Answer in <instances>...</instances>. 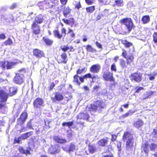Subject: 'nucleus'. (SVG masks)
<instances>
[{"mask_svg":"<svg viewBox=\"0 0 157 157\" xmlns=\"http://www.w3.org/2000/svg\"><path fill=\"white\" fill-rule=\"evenodd\" d=\"M123 140L126 142V148L127 150H131L133 147L134 140L133 136L130 133L125 132L123 136Z\"/></svg>","mask_w":157,"mask_h":157,"instance_id":"f257e3e1","label":"nucleus"},{"mask_svg":"<svg viewBox=\"0 0 157 157\" xmlns=\"http://www.w3.org/2000/svg\"><path fill=\"white\" fill-rule=\"evenodd\" d=\"M122 25H125L126 28L124 30L122 29L121 31V34H124L127 33H129L132 30L133 24L132 20L130 18H125L120 21Z\"/></svg>","mask_w":157,"mask_h":157,"instance_id":"f03ea898","label":"nucleus"},{"mask_svg":"<svg viewBox=\"0 0 157 157\" xmlns=\"http://www.w3.org/2000/svg\"><path fill=\"white\" fill-rule=\"evenodd\" d=\"M53 2L55 3H57L58 1L57 0H55L52 2L49 0H45L38 3L37 6L42 10L51 8L55 5H54Z\"/></svg>","mask_w":157,"mask_h":157,"instance_id":"7ed1b4c3","label":"nucleus"},{"mask_svg":"<svg viewBox=\"0 0 157 157\" xmlns=\"http://www.w3.org/2000/svg\"><path fill=\"white\" fill-rule=\"evenodd\" d=\"M16 20V17L13 15H9L5 16L2 15L1 16V21L2 23H6L7 25L10 24L11 22H14Z\"/></svg>","mask_w":157,"mask_h":157,"instance_id":"20e7f679","label":"nucleus"},{"mask_svg":"<svg viewBox=\"0 0 157 157\" xmlns=\"http://www.w3.org/2000/svg\"><path fill=\"white\" fill-rule=\"evenodd\" d=\"M104 106L103 102L101 101H98L91 105V110L95 111H99L101 109L103 108Z\"/></svg>","mask_w":157,"mask_h":157,"instance_id":"39448f33","label":"nucleus"},{"mask_svg":"<svg viewBox=\"0 0 157 157\" xmlns=\"http://www.w3.org/2000/svg\"><path fill=\"white\" fill-rule=\"evenodd\" d=\"M142 74L140 73L135 72L131 74L130 76L132 81L139 82L142 80Z\"/></svg>","mask_w":157,"mask_h":157,"instance_id":"423d86ee","label":"nucleus"},{"mask_svg":"<svg viewBox=\"0 0 157 157\" xmlns=\"http://www.w3.org/2000/svg\"><path fill=\"white\" fill-rule=\"evenodd\" d=\"M89 115L86 112L84 113H80L77 116V123L83 125V123L82 122L79 121L78 120L83 119L89 121Z\"/></svg>","mask_w":157,"mask_h":157,"instance_id":"0eeeda50","label":"nucleus"},{"mask_svg":"<svg viewBox=\"0 0 157 157\" xmlns=\"http://www.w3.org/2000/svg\"><path fill=\"white\" fill-rule=\"evenodd\" d=\"M60 151V147L58 145L52 146L48 149L49 153L53 154L58 153Z\"/></svg>","mask_w":157,"mask_h":157,"instance_id":"6e6552de","label":"nucleus"},{"mask_svg":"<svg viewBox=\"0 0 157 157\" xmlns=\"http://www.w3.org/2000/svg\"><path fill=\"white\" fill-rule=\"evenodd\" d=\"M31 29L33 33L36 35L39 34L40 32V26L37 23L33 22L31 25Z\"/></svg>","mask_w":157,"mask_h":157,"instance_id":"1a4fd4ad","label":"nucleus"},{"mask_svg":"<svg viewBox=\"0 0 157 157\" xmlns=\"http://www.w3.org/2000/svg\"><path fill=\"white\" fill-rule=\"evenodd\" d=\"M103 77L105 80L108 81H113L114 80L113 76V74L109 72L105 73Z\"/></svg>","mask_w":157,"mask_h":157,"instance_id":"9d476101","label":"nucleus"},{"mask_svg":"<svg viewBox=\"0 0 157 157\" xmlns=\"http://www.w3.org/2000/svg\"><path fill=\"white\" fill-rule=\"evenodd\" d=\"M27 117V114L26 113H22L20 117L17 120V123L18 124H22L24 123Z\"/></svg>","mask_w":157,"mask_h":157,"instance_id":"9b49d317","label":"nucleus"},{"mask_svg":"<svg viewBox=\"0 0 157 157\" xmlns=\"http://www.w3.org/2000/svg\"><path fill=\"white\" fill-rule=\"evenodd\" d=\"M63 98V96L59 92H56L55 93L54 97L51 98V99L53 102H56V101H60Z\"/></svg>","mask_w":157,"mask_h":157,"instance_id":"f8f14e48","label":"nucleus"},{"mask_svg":"<svg viewBox=\"0 0 157 157\" xmlns=\"http://www.w3.org/2000/svg\"><path fill=\"white\" fill-rule=\"evenodd\" d=\"M34 106L36 108H40L43 106V100L39 98L36 99L34 102Z\"/></svg>","mask_w":157,"mask_h":157,"instance_id":"ddd939ff","label":"nucleus"},{"mask_svg":"<svg viewBox=\"0 0 157 157\" xmlns=\"http://www.w3.org/2000/svg\"><path fill=\"white\" fill-rule=\"evenodd\" d=\"M8 94L2 90H0V100L1 102H6L8 98Z\"/></svg>","mask_w":157,"mask_h":157,"instance_id":"4468645a","label":"nucleus"},{"mask_svg":"<svg viewBox=\"0 0 157 157\" xmlns=\"http://www.w3.org/2000/svg\"><path fill=\"white\" fill-rule=\"evenodd\" d=\"M22 75L16 74V75L13 79V81L16 83L21 84L23 82Z\"/></svg>","mask_w":157,"mask_h":157,"instance_id":"2eb2a0df","label":"nucleus"},{"mask_svg":"<svg viewBox=\"0 0 157 157\" xmlns=\"http://www.w3.org/2000/svg\"><path fill=\"white\" fill-rule=\"evenodd\" d=\"M33 53L34 55L37 58H41L44 55V53L43 51L37 49H34Z\"/></svg>","mask_w":157,"mask_h":157,"instance_id":"dca6fc26","label":"nucleus"},{"mask_svg":"<svg viewBox=\"0 0 157 157\" xmlns=\"http://www.w3.org/2000/svg\"><path fill=\"white\" fill-rule=\"evenodd\" d=\"M61 59L58 60V63L66 64L67 61V55L66 53H63L61 54Z\"/></svg>","mask_w":157,"mask_h":157,"instance_id":"f3484780","label":"nucleus"},{"mask_svg":"<svg viewBox=\"0 0 157 157\" xmlns=\"http://www.w3.org/2000/svg\"><path fill=\"white\" fill-rule=\"evenodd\" d=\"M100 69V66L98 64H95L92 65L90 69V72L93 73H98Z\"/></svg>","mask_w":157,"mask_h":157,"instance_id":"a211bd4d","label":"nucleus"},{"mask_svg":"<svg viewBox=\"0 0 157 157\" xmlns=\"http://www.w3.org/2000/svg\"><path fill=\"white\" fill-rule=\"evenodd\" d=\"M20 63L19 60H16L13 62H7V69H11L15 66L17 64Z\"/></svg>","mask_w":157,"mask_h":157,"instance_id":"6ab92c4d","label":"nucleus"},{"mask_svg":"<svg viewBox=\"0 0 157 157\" xmlns=\"http://www.w3.org/2000/svg\"><path fill=\"white\" fill-rule=\"evenodd\" d=\"M5 102H1L0 103V112L2 113H5L7 110V107Z\"/></svg>","mask_w":157,"mask_h":157,"instance_id":"aec40b11","label":"nucleus"},{"mask_svg":"<svg viewBox=\"0 0 157 157\" xmlns=\"http://www.w3.org/2000/svg\"><path fill=\"white\" fill-rule=\"evenodd\" d=\"M44 20L43 16L40 14L35 17V21L33 22H35L36 23H37V24H38L41 23Z\"/></svg>","mask_w":157,"mask_h":157,"instance_id":"412c9836","label":"nucleus"},{"mask_svg":"<svg viewBox=\"0 0 157 157\" xmlns=\"http://www.w3.org/2000/svg\"><path fill=\"white\" fill-rule=\"evenodd\" d=\"M76 147L75 145L73 144H71L69 148L68 147H65L63 148V150L67 152H70L71 151H74L76 149Z\"/></svg>","mask_w":157,"mask_h":157,"instance_id":"4be33fe9","label":"nucleus"},{"mask_svg":"<svg viewBox=\"0 0 157 157\" xmlns=\"http://www.w3.org/2000/svg\"><path fill=\"white\" fill-rule=\"evenodd\" d=\"M62 20L66 24L71 25V26L74 24V20L73 18H69V19L63 18Z\"/></svg>","mask_w":157,"mask_h":157,"instance_id":"5701e85b","label":"nucleus"},{"mask_svg":"<svg viewBox=\"0 0 157 157\" xmlns=\"http://www.w3.org/2000/svg\"><path fill=\"white\" fill-rule=\"evenodd\" d=\"M71 11V10L68 6L64 7L63 13L64 16L66 18L67 17V15L69 14Z\"/></svg>","mask_w":157,"mask_h":157,"instance_id":"b1692460","label":"nucleus"},{"mask_svg":"<svg viewBox=\"0 0 157 157\" xmlns=\"http://www.w3.org/2000/svg\"><path fill=\"white\" fill-rule=\"evenodd\" d=\"M54 140L56 142L60 143H64L66 142L67 140L64 139H61L57 136H55L53 137Z\"/></svg>","mask_w":157,"mask_h":157,"instance_id":"393cba45","label":"nucleus"},{"mask_svg":"<svg viewBox=\"0 0 157 157\" xmlns=\"http://www.w3.org/2000/svg\"><path fill=\"white\" fill-rule=\"evenodd\" d=\"M122 44L124 45L125 47L126 48H128L130 47H132L133 49L132 52L134 51V48L132 46V43L129 42L126 40H124L122 41Z\"/></svg>","mask_w":157,"mask_h":157,"instance_id":"a878e982","label":"nucleus"},{"mask_svg":"<svg viewBox=\"0 0 157 157\" xmlns=\"http://www.w3.org/2000/svg\"><path fill=\"white\" fill-rule=\"evenodd\" d=\"M33 134V132H30L22 134L21 135V136L22 138V140H25L32 136Z\"/></svg>","mask_w":157,"mask_h":157,"instance_id":"bb28decb","label":"nucleus"},{"mask_svg":"<svg viewBox=\"0 0 157 157\" xmlns=\"http://www.w3.org/2000/svg\"><path fill=\"white\" fill-rule=\"evenodd\" d=\"M143 124V121L140 119H138L136 121L134 124V126L138 128L142 126Z\"/></svg>","mask_w":157,"mask_h":157,"instance_id":"cd10ccee","label":"nucleus"},{"mask_svg":"<svg viewBox=\"0 0 157 157\" xmlns=\"http://www.w3.org/2000/svg\"><path fill=\"white\" fill-rule=\"evenodd\" d=\"M108 138L103 139L101 140H100L98 142V144L102 146H104L107 144L108 142Z\"/></svg>","mask_w":157,"mask_h":157,"instance_id":"c85d7f7f","label":"nucleus"},{"mask_svg":"<svg viewBox=\"0 0 157 157\" xmlns=\"http://www.w3.org/2000/svg\"><path fill=\"white\" fill-rule=\"evenodd\" d=\"M114 5L117 6L122 7L124 6V2L122 0H115Z\"/></svg>","mask_w":157,"mask_h":157,"instance_id":"c756f323","label":"nucleus"},{"mask_svg":"<svg viewBox=\"0 0 157 157\" xmlns=\"http://www.w3.org/2000/svg\"><path fill=\"white\" fill-rule=\"evenodd\" d=\"M44 41L48 45H50L52 44L53 41L52 40L48 39L46 37H44L43 38Z\"/></svg>","mask_w":157,"mask_h":157,"instance_id":"7c9ffc66","label":"nucleus"},{"mask_svg":"<svg viewBox=\"0 0 157 157\" xmlns=\"http://www.w3.org/2000/svg\"><path fill=\"white\" fill-rule=\"evenodd\" d=\"M17 89L14 87H11L9 89V95L12 96L15 95L17 93Z\"/></svg>","mask_w":157,"mask_h":157,"instance_id":"2f4dec72","label":"nucleus"},{"mask_svg":"<svg viewBox=\"0 0 157 157\" xmlns=\"http://www.w3.org/2000/svg\"><path fill=\"white\" fill-rule=\"evenodd\" d=\"M126 62L127 64L130 65L131 63L133 62L134 57L132 55L128 56L126 58Z\"/></svg>","mask_w":157,"mask_h":157,"instance_id":"473e14b6","label":"nucleus"},{"mask_svg":"<svg viewBox=\"0 0 157 157\" xmlns=\"http://www.w3.org/2000/svg\"><path fill=\"white\" fill-rule=\"evenodd\" d=\"M18 150L20 153H23L24 154H26V155L30 154V151L29 150H25L22 147H19Z\"/></svg>","mask_w":157,"mask_h":157,"instance_id":"72a5a7b5","label":"nucleus"},{"mask_svg":"<svg viewBox=\"0 0 157 157\" xmlns=\"http://www.w3.org/2000/svg\"><path fill=\"white\" fill-rule=\"evenodd\" d=\"M88 150L90 153H93L96 150L95 146L93 145H90L88 146Z\"/></svg>","mask_w":157,"mask_h":157,"instance_id":"f704fd0d","label":"nucleus"},{"mask_svg":"<svg viewBox=\"0 0 157 157\" xmlns=\"http://www.w3.org/2000/svg\"><path fill=\"white\" fill-rule=\"evenodd\" d=\"M150 21V17L149 16L146 15L143 16L142 18L143 23L145 24L147 23Z\"/></svg>","mask_w":157,"mask_h":157,"instance_id":"c9c22d12","label":"nucleus"},{"mask_svg":"<svg viewBox=\"0 0 157 157\" xmlns=\"http://www.w3.org/2000/svg\"><path fill=\"white\" fill-rule=\"evenodd\" d=\"M22 140L21 136L20 135L19 136L15 137L13 141V144L16 143L20 144L21 143V141Z\"/></svg>","mask_w":157,"mask_h":157,"instance_id":"e433bc0d","label":"nucleus"},{"mask_svg":"<svg viewBox=\"0 0 157 157\" xmlns=\"http://www.w3.org/2000/svg\"><path fill=\"white\" fill-rule=\"evenodd\" d=\"M79 78V77L77 75H75L74 77L73 82L74 83H75L76 85H78V86L80 85V82L78 81Z\"/></svg>","mask_w":157,"mask_h":157,"instance_id":"4c0bfd02","label":"nucleus"},{"mask_svg":"<svg viewBox=\"0 0 157 157\" xmlns=\"http://www.w3.org/2000/svg\"><path fill=\"white\" fill-rule=\"evenodd\" d=\"M54 35L55 37L59 39H61L62 37V35H61L58 30H55L53 31Z\"/></svg>","mask_w":157,"mask_h":157,"instance_id":"58836bf2","label":"nucleus"},{"mask_svg":"<svg viewBox=\"0 0 157 157\" xmlns=\"http://www.w3.org/2000/svg\"><path fill=\"white\" fill-rule=\"evenodd\" d=\"M120 64L121 67L123 68H126L127 67V65L128 64H127V63L123 59H121L120 60Z\"/></svg>","mask_w":157,"mask_h":157,"instance_id":"ea45409f","label":"nucleus"},{"mask_svg":"<svg viewBox=\"0 0 157 157\" xmlns=\"http://www.w3.org/2000/svg\"><path fill=\"white\" fill-rule=\"evenodd\" d=\"M13 43L12 40L10 38H9L7 40H6L5 42L2 43V45H10Z\"/></svg>","mask_w":157,"mask_h":157,"instance_id":"a19ab883","label":"nucleus"},{"mask_svg":"<svg viewBox=\"0 0 157 157\" xmlns=\"http://www.w3.org/2000/svg\"><path fill=\"white\" fill-rule=\"evenodd\" d=\"M86 49L87 51L91 52H94L95 51V50L89 45H87L86 46Z\"/></svg>","mask_w":157,"mask_h":157,"instance_id":"79ce46f5","label":"nucleus"},{"mask_svg":"<svg viewBox=\"0 0 157 157\" xmlns=\"http://www.w3.org/2000/svg\"><path fill=\"white\" fill-rule=\"evenodd\" d=\"M73 124V122L71 121L67 122H63L62 124L63 126H68L69 128Z\"/></svg>","mask_w":157,"mask_h":157,"instance_id":"37998d69","label":"nucleus"},{"mask_svg":"<svg viewBox=\"0 0 157 157\" xmlns=\"http://www.w3.org/2000/svg\"><path fill=\"white\" fill-rule=\"evenodd\" d=\"M0 67L2 69H4L6 67H7V63L5 61H2L0 63Z\"/></svg>","mask_w":157,"mask_h":157,"instance_id":"c03bdc74","label":"nucleus"},{"mask_svg":"<svg viewBox=\"0 0 157 157\" xmlns=\"http://www.w3.org/2000/svg\"><path fill=\"white\" fill-rule=\"evenodd\" d=\"M94 6H90L86 8L87 12L89 13H92L94 10Z\"/></svg>","mask_w":157,"mask_h":157,"instance_id":"a18cd8bd","label":"nucleus"},{"mask_svg":"<svg viewBox=\"0 0 157 157\" xmlns=\"http://www.w3.org/2000/svg\"><path fill=\"white\" fill-rule=\"evenodd\" d=\"M156 147V145L154 144H152L151 145H149V147L151 150V151L154 150Z\"/></svg>","mask_w":157,"mask_h":157,"instance_id":"49530a36","label":"nucleus"},{"mask_svg":"<svg viewBox=\"0 0 157 157\" xmlns=\"http://www.w3.org/2000/svg\"><path fill=\"white\" fill-rule=\"evenodd\" d=\"M153 41L155 43H157V33H155L153 35Z\"/></svg>","mask_w":157,"mask_h":157,"instance_id":"de8ad7c7","label":"nucleus"},{"mask_svg":"<svg viewBox=\"0 0 157 157\" xmlns=\"http://www.w3.org/2000/svg\"><path fill=\"white\" fill-rule=\"evenodd\" d=\"M85 69V67H84L82 69H78L77 71V74H81V73H82L84 71Z\"/></svg>","mask_w":157,"mask_h":157,"instance_id":"09e8293b","label":"nucleus"},{"mask_svg":"<svg viewBox=\"0 0 157 157\" xmlns=\"http://www.w3.org/2000/svg\"><path fill=\"white\" fill-rule=\"evenodd\" d=\"M83 78H91L92 79H93V77H92L90 73H88V74L85 75L83 76Z\"/></svg>","mask_w":157,"mask_h":157,"instance_id":"8fccbe9b","label":"nucleus"},{"mask_svg":"<svg viewBox=\"0 0 157 157\" xmlns=\"http://www.w3.org/2000/svg\"><path fill=\"white\" fill-rule=\"evenodd\" d=\"M157 73L156 72H154L152 75L149 77V79L150 80H153L155 78V76L157 75Z\"/></svg>","mask_w":157,"mask_h":157,"instance_id":"3c124183","label":"nucleus"},{"mask_svg":"<svg viewBox=\"0 0 157 157\" xmlns=\"http://www.w3.org/2000/svg\"><path fill=\"white\" fill-rule=\"evenodd\" d=\"M61 35H62V36H64L66 34V30L64 28H62V29H61Z\"/></svg>","mask_w":157,"mask_h":157,"instance_id":"603ef678","label":"nucleus"},{"mask_svg":"<svg viewBox=\"0 0 157 157\" xmlns=\"http://www.w3.org/2000/svg\"><path fill=\"white\" fill-rule=\"evenodd\" d=\"M32 121V120L31 119L27 123V128H31L32 127L31 124V122Z\"/></svg>","mask_w":157,"mask_h":157,"instance_id":"864d4df0","label":"nucleus"},{"mask_svg":"<svg viewBox=\"0 0 157 157\" xmlns=\"http://www.w3.org/2000/svg\"><path fill=\"white\" fill-rule=\"evenodd\" d=\"M17 6V3H13L10 7V9H13L15 8Z\"/></svg>","mask_w":157,"mask_h":157,"instance_id":"5fc2aeb1","label":"nucleus"},{"mask_svg":"<svg viewBox=\"0 0 157 157\" xmlns=\"http://www.w3.org/2000/svg\"><path fill=\"white\" fill-rule=\"evenodd\" d=\"M4 122L2 117H0V126H4Z\"/></svg>","mask_w":157,"mask_h":157,"instance_id":"6e6d98bb","label":"nucleus"},{"mask_svg":"<svg viewBox=\"0 0 157 157\" xmlns=\"http://www.w3.org/2000/svg\"><path fill=\"white\" fill-rule=\"evenodd\" d=\"M117 137V136L115 135H112L111 141L113 142L115 141Z\"/></svg>","mask_w":157,"mask_h":157,"instance_id":"4d7b16f0","label":"nucleus"},{"mask_svg":"<svg viewBox=\"0 0 157 157\" xmlns=\"http://www.w3.org/2000/svg\"><path fill=\"white\" fill-rule=\"evenodd\" d=\"M111 69L112 71H116V67L115 64H113L111 66Z\"/></svg>","mask_w":157,"mask_h":157,"instance_id":"13d9d810","label":"nucleus"},{"mask_svg":"<svg viewBox=\"0 0 157 157\" xmlns=\"http://www.w3.org/2000/svg\"><path fill=\"white\" fill-rule=\"evenodd\" d=\"M136 89H137L136 90V92L139 93L141 90L144 89V88L140 87H139L137 89V88H136Z\"/></svg>","mask_w":157,"mask_h":157,"instance_id":"bf43d9fd","label":"nucleus"},{"mask_svg":"<svg viewBox=\"0 0 157 157\" xmlns=\"http://www.w3.org/2000/svg\"><path fill=\"white\" fill-rule=\"evenodd\" d=\"M61 49L62 50L64 51V52H65V51H67V50H68V49H69V48L68 47H66V46H64L63 48H61Z\"/></svg>","mask_w":157,"mask_h":157,"instance_id":"052dcab7","label":"nucleus"},{"mask_svg":"<svg viewBox=\"0 0 157 157\" xmlns=\"http://www.w3.org/2000/svg\"><path fill=\"white\" fill-rule=\"evenodd\" d=\"M121 143L120 142H119L117 143V147L118 148V150L119 151L121 150Z\"/></svg>","mask_w":157,"mask_h":157,"instance_id":"680f3d73","label":"nucleus"},{"mask_svg":"<svg viewBox=\"0 0 157 157\" xmlns=\"http://www.w3.org/2000/svg\"><path fill=\"white\" fill-rule=\"evenodd\" d=\"M60 2L61 4L64 5L66 4L67 0H60Z\"/></svg>","mask_w":157,"mask_h":157,"instance_id":"e2e57ef3","label":"nucleus"},{"mask_svg":"<svg viewBox=\"0 0 157 157\" xmlns=\"http://www.w3.org/2000/svg\"><path fill=\"white\" fill-rule=\"evenodd\" d=\"M123 52L122 53V55L123 56V57L125 58H126V56H127V53L126 51L125 50H123Z\"/></svg>","mask_w":157,"mask_h":157,"instance_id":"0e129e2a","label":"nucleus"},{"mask_svg":"<svg viewBox=\"0 0 157 157\" xmlns=\"http://www.w3.org/2000/svg\"><path fill=\"white\" fill-rule=\"evenodd\" d=\"M86 3L89 4H91L93 2V0H85Z\"/></svg>","mask_w":157,"mask_h":157,"instance_id":"69168bd1","label":"nucleus"},{"mask_svg":"<svg viewBox=\"0 0 157 157\" xmlns=\"http://www.w3.org/2000/svg\"><path fill=\"white\" fill-rule=\"evenodd\" d=\"M68 137L71 138L72 136V132L71 130H70L67 132Z\"/></svg>","mask_w":157,"mask_h":157,"instance_id":"338daca9","label":"nucleus"},{"mask_svg":"<svg viewBox=\"0 0 157 157\" xmlns=\"http://www.w3.org/2000/svg\"><path fill=\"white\" fill-rule=\"evenodd\" d=\"M96 44L97 45V46L99 48H102V46L101 44L98 42H96Z\"/></svg>","mask_w":157,"mask_h":157,"instance_id":"774afa93","label":"nucleus"}]
</instances>
